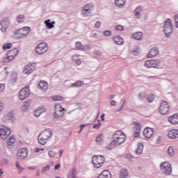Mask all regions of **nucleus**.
I'll list each match as a JSON object with an SVG mask.
<instances>
[{
    "mask_svg": "<svg viewBox=\"0 0 178 178\" xmlns=\"http://www.w3.org/2000/svg\"><path fill=\"white\" fill-rule=\"evenodd\" d=\"M127 138L126 134L123 131H116L113 135L112 141L106 146V149H113L116 147L124 144Z\"/></svg>",
    "mask_w": 178,
    "mask_h": 178,
    "instance_id": "obj_1",
    "label": "nucleus"
},
{
    "mask_svg": "<svg viewBox=\"0 0 178 178\" xmlns=\"http://www.w3.org/2000/svg\"><path fill=\"white\" fill-rule=\"evenodd\" d=\"M31 31V28L29 26H25L22 29L15 31L14 34H15V38H17V40H20L26 37V35H28Z\"/></svg>",
    "mask_w": 178,
    "mask_h": 178,
    "instance_id": "obj_2",
    "label": "nucleus"
},
{
    "mask_svg": "<svg viewBox=\"0 0 178 178\" xmlns=\"http://www.w3.org/2000/svg\"><path fill=\"white\" fill-rule=\"evenodd\" d=\"M92 162L95 168L99 169L105 163V157L102 155H95L92 156Z\"/></svg>",
    "mask_w": 178,
    "mask_h": 178,
    "instance_id": "obj_3",
    "label": "nucleus"
},
{
    "mask_svg": "<svg viewBox=\"0 0 178 178\" xmlns=\"http://www.w3.org/2000/svg\"><path fill=\"white\" fill-rule=\"evenodd\" d=\"M94 8H95V6H94V3H92L85 5L81 10V16L83 17H88V16L91 15V11L94 10Z\"/></svg>",
    "mask_w": 178,
    "mask_h": 178,
    "instance_id": "obj_4",
    "label": "nucleus"
},
{
    "mask_svg": "<svg viewBox=\"0 0 178 178\" xmlns=\"http://www.w3.org/2000/svg\"><path fill=\"white\" fill-rule=\"evenodd\" d=\"M17 54H19V49H17V48L8 51V52L7 53V57L4 58L3 60V63H8L11 60H13V59H15V58L17 56Z\"/></svg>",
    "mask_w": 178,
    "mask_h": 178,
    "instance_id": "obj_5",
    "label": "nucleus"
},
{
    "mask_svg": "<svg viewBox=\"0 0 178 178\" xmlns=\"http://www.w3.org/2000/svg\"><path fill=\"white\" fill-rule=\"evenodd\" d=\"M160 169L167 176L172 175V165L166 161L160 164Z\"/></svg>",
    "mask_w": 178,
    "mask_h": 178,
    "instance_id": "obj_6",
    "label": "nucleus"
},
{
    "mask_svg": "<svg viewBox=\"0 0 178 178\" xmlns=\"http://www.w3.org/2000/svg\"><path fill=\"white\" fill-rule=\"evenodd\" d=\"M145 66L146 67H154L155 69H159L162 66V61L159 60H149L145 61Z\"/></svg>",
    "mask_w": 178,
    "mask_h": 178,
    "instance_id": "obj_7",
    "label": "nucleus"
},
{
    "mask_svg": "<svg viewBox=\"0 0 178 178\" xmlns=\"http://www.w3.org/2000/svg\"><path fill=\"white\" fill-rule=\"evenodd\" d=\"M48 48L49 47L47 42H43L38 44V46L36 47L35 51L37 54H38L39 55H42V54H45V52L48 51Z\"/></svg>",
    "mask_w": 178,
    "mask_h": 178,
    "instance_id": "obj_8",
    "label": "nucleus"
},
{
    "mask_svg": "<svg viewBox=\"0 0 178 178\" xmlns=\"http://www.w3.org/2000/svg\"><path fill=\"white\" fill-rule=\"evenodd\" d=\"M17 156L18 159H26L29 156V149L26 147L18 149Z\"/></svg>",
    "mask_w": 178,
    "mask_h": 178,
    "instance_id": "obj_9",
    "label": "nucleus"
},
{
    "mask_svg": "<svg viewBox=\"0 0 178 178\" xmlns=\"http://www.w3.org/2000/svg\"><path fill=\"white\" fill-rule=\"evenodd\" d=\"M170 109V108H169V104H168V102L163 101L161 104L159 111V113H161V115H167Z\"/></svg>",
    "mask_w": 178,
    "mask_h": 178,
    "instance_id": "obj_10",
    "label": "nucleus"
},
{
    "mask_svg": "<svg viewBox=\"0 0 178 178\" xmlns=\"http://www.w3.org/2000/svg\"><path fill=\"white\" fill-rule=\"evenodd\" d=\"M30 97V89L27 87L23 88L19 95V98L21 101L26 99V98H29Z\"/></svg>",
    "mask_w": 178,
    "mask_h": 178,
    "instance_id": "obj_11",
    "label": "nucleus"
},
{
    "mask_svg": "<svg viewBox=\"0 0 178 178\" xmlns=\"http://www.w3.org/2000/svg\"><path fill=\"white\" fill-rule=\"evenodd\" d=\"M35 67H37V65L35 63L27 65L24 69V74H31L35 70Z\"/></svg>",
    "mask_w": 178,
    "mask_h": 178,
    "instance_id": "obj_12",
    "label": "nucleus"
},
{
    "mask_svg": "<svg viewBox=\"0 0 178 178\" xmlns=\"http://www.w3.org/2000/svg\"><path fill=\"white\" fill-rule=\"evenodd\" d=\"M40 134L44 140H49V138L54 136V132L52 131V129H47L43 131Z\"/></svg>",
    "mask_w": 178,
    "mask_h": 178,
    "instance_id": "obj_13",
    "label": "nucleus"
},
{
    "mask_svg": "<svg viewBox=\"0 0 178 178\" xmlns=\"http://www.w3.org/2000/svg\"><path fill=\"white\" fill-rule=\"evenodd\" d=\"M10 129L6 128L5 129H0V136L3 140H6L10 136Z\"/></svg>",
    "mask_w": 178,
    "mask_h": 178,
    "instance_id": "obj_14",
    "label": "nucleus"
},
{
    "mask_svg": "<svg viewBox=\"0 0 178 178\" xmlns=\"http://www.w3.org/2000/svg\"><path fill=\"white\" fill-rule=\"evenodd\" d=\"M140 131H141V125L138 122L135 123V127L133 130V136L135 138H137V137H140Z\"/></svg>",
    "mask_w": 178,
    "mask_h": 178,
    "instance_id": "obj_15",
    "label": "nucleus"
},
{
    "mask_svg": "<svg viewBox=\"0 0 178 178\" xmlns=\"http://www.w3.org/2000/svg\"><path fill=\"white\" fill-rule=\"evenodd\" d=\"M143 136L145 138H151L154 136V129L150 127H146L143 131Z\"/></svg>",
    "mask_w": 178,
    "mask_h": 178,
    "instance_id": "obj_16",
    "label": "nucleus"
},
{
    "mask_svg": "<svg viewBox=\"0 0 178 178\" xmlns=\"http://www.w3.org/2000/svg\"><path fill=\"white\" fill-rule=\"evenodd\" d=\"M113 40L117 45H123L124 44V40L120 35H115L113 37Z\"/></svg>",
    "mask_w": 178,
    "mask_h": 178,
    "instance_id": "obj_17",
    "label": "nucleus"
},
{
    "mask_svg": "<svg viewBox=\"0 0 178 178\" xmlns=\"http://www.w3.org/2000/svg\"><path fill=\"white\" fill-rule=\"evenodd\" d=\"M168 122L171 124H178V113H175L170 117H168Z\"/></svg>",
    "mask_w": 178,
    "mask_h": 178,
    "instance_id": "obj_18",
    "label": "nucleus"
},
{
    "mask_svg": "<svg viewBox=\"0 0 178 178\" xmlns=\"http://www.w3.org/2000/svg\"><path fill=\"white\" fill-rule=\"evenodd\" d=\"M97 178H112L111 171L106 170L99 174Z\"/></svg>",
    "mask_w": 178,
    "mask_h": 178,
    "instance_id": "obj_19",
    "label": "nucleus"
},
{
    "mask_svg": "<svg viewBox=\"0 0 178 178\" xmlns=\"http://www.w3.org/2000/svg\"><path fill=\"white\" fill-rule=\"evenodd\" d=\"M158 54H159L158 47H153L147 54V58H154V56H156Z\"/></svg>",
    "mask_w": 178,
    "mask_h": 178,
    "instance_id": "obj_20",
    "label": "nucleus"
},
{
    "mask_svg": "<svg viewBox=\"0 0 178 178\" xmlns=\"http://www.w3.org/2000/svg\"><path fill=\"white\" fill-rule=\"evenodd\" d=\"M168 136L169 138H178V129H172L168 131Z\"/></svg>",
    "mask_w": 178,
    "mask_h": 178,
    "instance_id": "obj_21",
    "label": "nucleus"
},
{
    "mask_svg": "<svg viewBox=\"0 0 178 178\" xmlns=\"http://www.w3.org/2000/svg\"><path fill=\"white\" fill-rule=\"evenodd\" d=\"M143 151H144V144L138 143L137 149L135 151L136 155H143Z\"/></svg>",
    "mask_w": 178,
    "mask_h": 178,
    "instance_id": "obj_22",
    "label": "nucleus"
},
{
    "mask_svg": "<svg viewBox=\"0 0 178 178\" xmlns=\"http://www.w3.org/2000/svg\"><path fill=\"white\" fill-rule=\"evenodd\" d=\"M44 24H45L47 29H49V30H51V29H54V27H55V21L51 22V19L44 21Z\"/></svg>",
    "mask_w": 178,
    "mask_h": 178,
    "instance_id": "obj_23",
    "label": "nucleus"
},
{
    "mask_svg": "<svg viewBox=\"0 0 178 178\" xmlns=\"http://www.w3.org/2000/svg\"><path fill=\"white\" fill-rule=\"evenodd\" d=\"M172 31H173V26H171L169 28H163V33L167 38L170 37V34H172Z\"/></svg>",
    "mask_w": 178,
    "mask_h": 178,
    "instance_id": "obj_24",
    "label": "nucleus"
},
{
    "mask_svg": "<svg viewBox=\"0 0 178 178\" xmlns=\"http://www.w3.org/2000/svg\"><path fill=\"white\" fill-rule=\"evenodd\" d=\"M126 0H115V5L117 8H124Z\"/></svg>",
    "mask_w": 178,
    "mask_h": 178,
    "instance_id": "obj_25",
    "label": "nucleus"
},
{
    "mask_svg": "<svg viewBox=\"0 0 178 178\" xmlns=\"http://www.w3.org/2000/svg\"><path fill=\"white\" fill-rule=\"evenodd\" d=\"M38 87L41 90H47L48 89V83H47L44 81H40L38 83Z\"/></svg>",
    "mask_w": 178,
    "mask_h": 178,
    "instance_id": "obj_26",
    "label": "nucleus"
},
{
    "mask_svg": "<svg viewBox=\"0 0 178 178\" xmlns=\"http://www.w3.org/2000/svg\"><path fill=\"white\" fill-rule=\"evenodd\" d=\"M143 11V7L141 6H138L134 12V15L136 17V19H140V12Z\"/></svg>",
    "mask_w": 178,
    "mask_h": 178,
    "instance_id": "obj_27",
    "label": "nucleus"
},
{
    "mask_svg": "<svg viewBox=\"0 0 178 178\" xmlns=\"http://www.w3.org/2000/svg\"><path fill=\"white\" fill-rule=\"evenodd\" d=\"M134 40H138V41L143 40V32H136L132 35Z\"/></svg>",
    "mask_w": 178,
    "mask_h": 178,
    "instance_id": "obj_28",
    "label": "nucleus"
},
{
    "mask_svg": "<svg viewBox=\"0 0 178 178\" xmlns=\"http://www.w3.org/2000/svg\"><path fill=\"white\" fill-rule=\"evenodd\" d=\"M9 17H5L0 22V26H4L6 27H9Z\"/></svg>",
    "mask_w": 178,
    "mask_h": 178,
    "instance_id": "obj_29",
    "label": "nucleus"
},
{
    "mask_svg": "<svg viewBox=\"0 0 178 178\" xmlns=\"http://www.w3.org/2000/svg\"><path fill=\"white\" fill-rule=\"evenodd\" d=\"M47 140L44 138V137L41 136V134H39L38 137V143L40 144V145H45V144H47Z\"/></svg>",
    "mask_w": 178,
    "mask_h": 178,
    "instance_id": "obj_30",
    "label": "nucleus"
},
{
    "mask_svg": "<svg viewBox=\"0 0 178 178\" xmlns=\"http://www.w3.org/2000/svg\"><path fill=\"white\" fill-rule=\"evenodd\" d=\"M129 177V172L127 170L122 169L120 173V178H127Z\"/></svg>",
    "mask_w": 178,
    "mask_h": 178,
    "instance_id": "obj_31",
    "label": "nucleus"
},
{
    "mask_svg": "<svg viewBox=\"0 0 178 178\" xmlns=\"http://www.w3.org/2000/svg\"><path fill=\"white\" fill-rule=\"evenodd\" d=\"M15 136H11L7 140V145L10 147V145H13L15 144Z\"/></svg>",
    "mask_w": 178,
    "mask_h": 178,
    "instance_id": "obj_32",
    "label": "nucleus"
},
{
    "mask_svg": "<svg viewBox=\"0 0 178 178\" xmlns=\"http://www.w3.org/2000/svg\"><path fill=\"white\" fill-rule=\"evenodd\" d=\"M44 112H45V109L42 107V108L38 109L37 111H35L34 112V115H35V116H36V118H39V116H40L42 113H44Z\"/></svg>",
    "mask_w": 178,
    "mask_h": 178,
    "instance_id": "obj_33",
    "label": "nucleus"
},
{
    "mask_svg": "<svg viewBox=\"0 0 178 178\" xmlns=\"http://www.w3.org/2000/svg\"><path fill=\"white\" fill-rule=\"evenodd\" d=\"M24 20H26V17L22 14H19L16 18V21L18 23H23Z\"/></svg>",
    "mask_w": 178,
    "mask_h": 178,
    "instance_id": "obj_34",
    "label": "nucleus"
},
{
    "mask_svg": "<svg viewBox=\"0 0 178 178\" xmlns=\"http://www.w3.org/2000/svg\"><path fill=\"white\" fill-rule=\"evenodd\" d=\"M54 118L55 119H59V118H63V111H54Z\"/></svg>",
    "mask_w": 178,
    "mask_h": 178,
    "instance_id": "obj_35",
    "label": "nucleus"
},
{
    "mask_svg": "<svg viewBox=\"0 0 178 178\" xmlns=\"http://www.w3.org/2000/svg\"><path fill=\"white\" fill-rule=\"evenodd\" d=\"M71 87H81V86H84V81H78L74 83H71Z\"/></svg>",
    "mask_w": 178,
    "mask_h": 178,
    "instance_id": "obj_36",
    "label": "nucleus"
},
{
    "mask_svg": "<svg viewBox=\"0 0 178 178\" xmlns=\"http://www.w3.org/2000/svg\"><path fill=\"white\" fill-rule=\"evenodd\" d=\"M169 27H173V26L172 25V21L170 20V19H168L167 21H165L163 29H168Z\"/></svg>",
    "mask_w": 178,
    "mask_h": 178,
    "instance_id": "obj_37",
    "label": "nucleus"
},
{
    "mask_svg": "<svg viewBox=\"0 0 178 178\" xmlns=\"http://www.w3.org/2000/svg\"><path fill=\"white\" fill-rule=\"evenodd\" d=\"M65 108L60 106V104H57L54 107V112H60V111H64Z\"/></svg>",
    "mask_w": 178,
    "mask_h": 178,
    "instance_id": "obj_38",
    "label": "nucleus"
},
{
    "mask_svg": "<svg viewBox=\"0 0 178 178\" xmlns=\"http://www.w3.org/2000/svg\"><path fill=\"white\" fill-rule=\"evenodd\" d=\"M102 141H104V135L100 134L96 138V142L97 144L101 145L102 144Z\"/></svg>",
    "mask_w": 178,
    "mask_h": 178,
    "instance_id": "obj_39",
    "label": "nucleus"
},
{
    "mask_svg": "<svg viewBox=\"0 0 178 178\" xmlns=\"http://www.w3.org/2000/svg\"><path fill=\"white\" fill-rule=\"evenodd\" d=\"M29 108H30V103L28 102H24V105L22 107V111L24 112H26V111H27V109H29Z\"/></svg>",
    "mask_w": 178,
    "mask_h": 178,
    "instance_id": "obj_40",
    "label": "nucleus"
},
{
    "mask_svg": "<svg viewBox=\"0 0 178 178\" xmlns=\"http://www.w3.org/2000/svg\"><path fill=\"white\" fill-rule=\"evenodd\" d=\"M75 47L79 51H83V44L81 43V42H76L75 43Z\"/></svg>",
    "mask_w": 178,
    "mask_h": 178,
    "instance_id": "obj_41",
    "label": "nucleus"
},
{
    "mask_svg": "<svg viewBox=\"0 0 178 178\" xmlns=\"http://www.w3.org/2000/svg\"><path fill=\"white\" fill-rule=\"evenodd\" d=\"M147 99L149 104H151L152 102H154V100L155 99V96L153 94H150L148 97H147Z\"/></svg>",
    "mask_w": 178,
    "mask_h": 178,
    "instance_id": "obj_42",
    "label": "nucleus"
},
{
    "mask_svg": "<svg viewBox=\"0 0 178 178\" xmlns=\"http://www.w3.org/2000/svg\"><path fill=\"white\" fill-rule=\"evenodd\" d=\"M13 47V44L12 43H7L3 46V49L4 51H6V49H10Z\"/></svg>",
    "mask_w": 178,
    "mask_h": 178,
    "instance_id": "obj_43",
    "label": "nucleus"
},
{
    "mask_svg": "<svg viewBox=\"0 0 178 178\" xmlns=\"http://www.w3.org/2000/svg\"><path fill=\"white\" fill-rule=\"evenodd\" d=\"M115 30L117 31H123V30H124V27L122 25H117L115 26Z\"/></svg>",
    "mask_w": 178,
    "mask_h": 178,
    "instance_id": "obj_44",
    "label": "nucleus"
},
{
    "mask_svg": "<svg viewBox=\"0 0 178 178\" xmlns=\"http://www.w3.org/2000/svg\"><path fill=\"white\" fill-rule=\"evenodd\" d=\"M138 98L139 99H140V101H144L145 98H147V95H145V92L139 94Z\"/></svg>",
    "mask_w": 178,
    "mask_h": 178,
    "instance_id": "obj_45",
    "label": "nucleus"
},
{
    "mask_svg": "<svg viewBox=\"0 0 178 178\" xmlns=\"http://www.w3.org/2000/svg\"><path fill=\"white\" fill-rule=\"evenodd\" d=\"M126 159H129V161H131V159H134V156L131 153H128L125 156Z\"/></svg>",
    "mask_w": 178,
    "mask_h": 178,
    "instance_id": "obj_46",
    "label": "nucleus"
},
{
    "mask_svg": "<svg viewBox=\"0 0 178 178\" xmlns=\"http://www.w3.org/2000/svg\"><path fill=\"white\" fill-rule=\"evenodd\" d=\"M53 101H62L63 99V97L61 96L57 95V96H54L52 97Z\"/></svg>",
    "mask_w": 178,
    "mask_h": 178,
    "instance_id": "obj_47",
    "label": "nucleus"
},
{
    "mask_svg": "<svg viewBox=\"0 0 178 178\" xmlns=\"http://www.w3.org/2000/svg\"><path fill=\"white\" fill-rule=\"evenodd\" d=\"M48 154H49V156H50V158H54V157L56 156V152H55L54 150L49 151L48 152Z\"/></svg>",
    "mask_w": 178,
    "mask_h": 178,
    "instance_id": "obj_48",
    "label": "nucleus"
},
{
    "mask_svg": "<svg viewBox=\"0 0 178 178\" xmlns=\"http://www.w3.org/2000/svg\"><path fill=\"white\" fill-rule=\"evenodd\" d=\"M15 166L17 169L19 170V173H22L23 172V168H22V166H20V164H19V162L16 163Z\"/></svg>",
    "mask_w": 178,
    "mask_h": 178,
    "instance_id": "obj_49",
    "label": "nucleus"
},
{
    "mask_svg": "<svg viewBox=\"0 0 178 178\" xmlns=\"http://www.w3.org/2000/svg\"><path fill=\"white\" fill-rule=\"evenodd\" d=\"M168 153L170 156H173V147L172 146L168 147Z\"/></svg>",
    "mask_w": 178,
    "mask_h": 178,
    "instance_id": "obj_50",
    "label": "nucleus"
},
{
    "mask_svg": "<svg viewBox=\"0 0 178 178\" xmlns=\"http://www.w3.org/2000/svg\"><path fill=\"white\" fill-rule=\"evenodd\" d=\"M51 169V165H47L46 167H44L42 170V173H45V172H48Z\"/></svg>",
    "mask_w": 178,
    "mask_h": 178,
    "instance_id": "obj_51",
    "label": "nucleus"
},
{
    "mask_svg": "<svg viewBox=\"0 0 178 178\" xmlns=\"http://www.w3.org/2000/svg\"><path fill=\"white\" fill-rule=\"evenodd\" d=\"M131 54H132V55L137 56V55H138V54H140V49H138L137 50H132Z\"/></svg>",
    "mask_w": 178,
    "mask_h": 178,
    "instance_id": "obj_52",
    "label": "nucleus"
},
{
    "mask_svg": "<svg viewBox=\"0 0 178 178\" xmlns=\"http://www.w3.org/2000/svg\"><path fill=\"white\" fill-rule=\"evenodd\" d=\"M90 44L83 45L82 51H88V49H90Z\"/></svg>",
    "mask_w": 178,
    "mask_h": 178,
    "instance_id": "obj_53",
    "label": "nucleus"
},
{
    "mask_svg": "<svg viewBox=\"0 0 178 178\" xmlns=\"http://www.w3.org/2000/svg\"><path fill=\"white\" fill-rule=\"evenodd\" d=\"M126 103V100H124L122 103V105L118 108L117 112H122V111H123V108H124V104Z\"/></svg>",
    "mask_w": 178,
    "mask_h": 178,
    "instance_id": "obj_54",
    "label": "nucleus"
},
{
    "mask_svg": "<svg viewBox=\"0 0 178 178\" xmlns=\"http://www.w3.org/2000/svg\"><path fill=\"white\" fill-rule=\"evenodd\" d=\"M104 35H106V37H109V35H112V31H106L104 32Z\"/></svg>",
    "mask_w": 178,
    "mask_h": 178,
    "instance_id": "obj_55",
    "label": "nucleus"
},
{
    "mask_svg": "<svg viewBox=\"0 0 178 178\" xmlns=\"http://www.w3.org/2000/svg\"><path fill=\"white\" fill-rule=\"evenodd\" d=\"M76 175L77 173L76 172V169H74L72 171L71 178H77V177L76 176Z\"/></svg>",
    "mask_w": 178,
    "mask_h": 178,
    "instance_id": "obj_56",
    "label": "nucleus"
},
{
    "mask_svg": "<svg viewBox=\"0 0 178 178\" xmlns=\"http://www.w3.org/2000/svg\"><path fill=\"white\" fill-rule=\"evenodd\" d=\"M5 90V84L0 83V92H3Z\"/></svg>",
    "mask_w": 178,
    "mask_h": 178,
    "instance_id": "obj_57",
    "label": "nucleus"
},
{
    "mask_svg": "<svg viewBox=\"0 0 178 178\" xmlns=\"http://www.w3.org/2000/svg\"><path fill=\"white\" fill-rule=\"evenodd\" d=\"M175 21V27L178 29V15H175L174 17Z\"/></svg>",
    "mask_w": 178,
    "mask_h": 178,
    "instance_id": "obj_58",
    "label": "nucleus"
},
{
    "mask_svg": "<svg viewBox=\"0 0 178 178\" xmlns=\"http://www.w3.org/2000/svg\"><path fill=\"white\" fill-rule=\"evenodd\" d=\"M11 77L13 79V80L17 81V74H16V72H13L11 74Z\"/></svg>",
    "mask_w": 178,
    "mask_h": 178,
    "instance_id": "obj_59",
    "label": "nucleus"
},
{
    "mask_svg": "<svg viewBox=\"0 0 178 178\" xmlns=\"http://www.w3.org/2000/svg\"><path fill=\"white\" fill-rule=\"evenodd\" d=\"M95 29H99L101 27V22L97 21L95 24Z\"/></svg>",
    "mask_w": 178,
    "mask_h": 178,
    "instance_id": "obj_60",
    "label": "nucleus"
},
{
    "mask_svg": "<svg viewBox=\"0 0 178 178\" xmlns=\"http://www.w3.org/2000/svg\"><path fill=\"white\" fill-rule=\"evenodd\" d=\"M8 30V26H1V31L3 33H6V31Z\"/></svg>",
    "mask_w": 178,
    "mask_h": 178,
    "instance_id": "obj_61",
    "label": "nucleus"
},
{
    "mask_svg": "<svg viewBox=\"0 0 178 178\" xmlns=\"http://www.w3.org/2000/svg\"><path fill=\"white\" fill-rule=\"evenodd\" d=\"M100 126H101L100 122L98 123V124H95L93 125V129H99V127H100Z\"/></svg>",
    "mask_w": 178,
    "mask_h": 178,
    "instance_id": "obj_62",
    "label": "nucleus"
},
{
    "mask_svg": "<svg viewBox=\"0 0 178 178\" xmlns=\"http://www.w3.org/2000/svg\"><path fill=\"white\" fill-rule=\"evenodd\" d=\"M116 104H117V102H116V101H115V100H112V101L111 102V106H116Z\"/></svg>",
    "mask_w": 178,
    "mask_h": 178,
    "instance_id": "obj_63",
    "label": "nucleus"
},
{
    "mask_svg": "<svg viewBox=\"0 0 178 178\" xmlns=\"http://www.w3.org/2000/svg\"><path fill=\"white\" fill-rule=\"evenodd\" d=\"M10 83H16V81L13 79L12 76H10Z\"/></svg>",
    "mask_w": 178,
    "mask_h": 178,
    "instance_id": "obj_64",
    "label": "nucleus"
}]
</instances>
